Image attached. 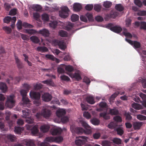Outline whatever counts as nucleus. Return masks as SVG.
I'll return each mask as SVG.
<instances>
[{
	"mask_svg": "<svg viewBox=\"0 0 146 146\" xmlns=\"http://www.w3.org/2000/svg\"><path fill=\"white\" fill-rule=\"evenodd\" d=\"M23 117L26 118V121L29 124L26 125V127L27 130H31L32 133L33 135L37 134L38 132V126L37 125H36L33 127L31 124L33 123L34 119L31 117H29L30 113L29 112L27 111L26 110H23Z\"/></svg>",
	"mask_w": 146,
	"mask_h": 146,
	"instance_id": "1",
	"label": "nucleus"
},
{
	"mask_svg": "<svg viewBox=\"0 0 146 146\" xmlns=\"http://www.w3.org/2000/svg\"><path fill=\"white\" fill-rule=\"evenodd\" d=\"M80 123L82 126L85 129L86 131H85L82 127H77L74 125H72L70 127V130L72 133L79 134H81L84 131L87 134H89L91 133L92 132L91 128L90 125L83 120L80 121Z\"/></svg>",
	"mask_w": 146,
	"mask_h": 146,
	"instance_id": "2",
	"label": "nucleus"
},
{
	"mask_svg": "<svg viewBox=\"0 0 146 146\" xmlns=\"http://www.w3.org/2000/svg\"><path fill=\"white\" fill-rule=\"evenodd\" d=\"M30 96L32 99L35 100L34 102L35 104L37 106H39L41 104L40 100V94L39 93L31 91L30 92Z\"/></svg>",
	"mask_w": 146,
	"mask_h": 146,
	"instance_id": "3",
	"label": "nucleus"
},
{
	"mask_svg": "<svg viewBox=\"0 0 146 146\" xmlns=\"http://www.w3.org/2000/svg\"><path fill=\"white\" fill-rule=\"evenodd\" d=\"M63 140V138L61 136H58V137H54L50 136L46 137L45 141H46L50 143L55 142L57 143H59L62 142Z\"/></svg>",
	"mask_w": 146,
	"mask_h": 146,
	"instance_id": "4",
	"label": "nucleus"
},
{
	"mask_svg": "<svg viewBox=\"0 0 146 146\" xmlns=\"http://www.w3.org/2000/svg\"><path fill=\"white\" fill-rule=\"evenodd\" d=\"M14 97L15 96L13 95H10L8 97L5 103V106L10 108L13 107L15 105V101L14 100Z\"/></svg>",
	"mask_w": 146,
	"mask_h": 146,
	"instance_id": "5",
	"label": "nucleus"
},
{
	"mask_svg": "<svg viewBox=\"0 0 146 146\" xmlns=\"http://www.w3.org/2000/svg\"><path fill=\"white\" fill-rule=\"evenodd\" d=\"M69 10L67 7H63L61 11L59 12V15L62 18H65L68 16V12Z\"/></svg>",
	"mask_w": 146,
	"mask_h": 146,
	"instance_id": "6",
	"label": "nucleus"
},
{
	"mask_svg": "<svg viewBox=\"0 0 146 146\" xmlns=\"http://www.w3.org/2000/svg\"><path fill=\"white\" fill-rule=\"evenodd\" d=\"M21 95L22 96V101L24 105H26L29 104L30 101L29 98L27 97V92L25 90H22L20 91Z\"/></svg>",
	"mask_w": 146,
	"mask_h": 146,
	"instance_id": "7",
	"label": "nucleus"
},
{
	"mask_svg": "<svg viewBox=\"0 0 146 146\" xmlns=\"http://www.w3.org/2000/svg\"><path fill=\"white\" fill-rule=\"evenodd\" d=\"M79 138L81 139H78L75 141L76 144L78 145H84L87 139V137L84 136H79Z\"/></svg>",
	"mask_w": 146,
	"mask_h": 146,
	"instance_id": "8",
	"label": "nucleus"
},
{
	"mask_svg": "<svg viewBox=\"0 0 146 146\" xmlns=\"http://www.w3.org/2000/svg\"><path fill=\"white\" fill-rule=\"evenodd\" d=\"M118 15L119 13L117 12H111L110 14L106 15L105 19L106 21H108L111 18H115Z\"/></svg>",
	"mask_w": 146,
	"mask_h": 146,
	"instance_id": "9",
	"label": "nucleus"
},
{
	"mask_svg": "<svg viewBox=\"0 0 146 146\" xmlns=\"http://www.w3.org/2000/svg\"><path fill=\"white\" fill-rule=\"evenodd\" d=\"M42 111L43 117L48 118L50 116L51 114V112L50 110L45 108L42 109Z\"/></svg>",
	"mask_w": 146,
	"mask_h": 146,
	"instance_id": "10",
	"label": "nucleus"
},
{
	"mask_svg": "<svg viewBox=\"0 0 146 146\" xmlns=\"http://www.w3.org/2000/svg\"><path fill=\"white\" fill-rule=\"evenodd\" d=\"M52 96L48 93H44L42 97V100L46 102L50 101L52 98Z\"/></svg>",
	"mask_w": 146,
	"mask_h": 146,
	"instance_id": "11",
	"label": "nucleus"
},
{
	"mask_svg": "<svg viewBox=\"0 0 146 146\" xmlns=\"http://www.w3.org/2000/svg\"><path fill=\"white\" fill-rule=\"evenodd\" d=\"M15 58L16 63L17 64L18 68L19 69H22L23 68V64L21 61L19 59L18 57L15 55Z\"/></svg>",
	"mask_w": 146,
	"mask_h": 146,
	"instance_id": "12",
	"label": "nucleus"
},
{
	"mask_svg": "<svg viewBox=\"0 0 146 146\" xmlns=\"http://www.w3.org/2000/svg\"><path fill=\"white\" fill-rule=\"evenodd\" d=\"M62 130L61 129L58 128H54L51 130L50 132L53 135H60L61 134Z\"/></svg>",
	"mask_w": 146,
	"mask_h": 146,
	"instance_id": "13",
	"label": "nucleus"
},
{
	"mask_svg": "<svg viewBox=\"0 0 146 146\" xmlns=\"http://www.w3.org/2000/svg\"><path fill=\"white\" fill-rule=\"evenodd\" d=\"M71 76L72 78H75L77 81H79L82 79L80 72L79 71H78L76 72L74 74H72Z\"/></svg>",
	"mask_w": 146,
	"mask_h": 146,
	"instance_id": "14",
	"label": "nucleus"
},
{
	"mask_svg": "<svg viewBox=\"0 0 146 146\" xmlns=\"http://www.w3.org/2000/svg\"><path fill=\"white\" fill-rule=\"evenodd\" d=\"M66 113L65 110L63 109H60L57 110L56 115L59 117H62Z\"/></svg>",
	"mask_w": 146,
	"mask_h": 146,
	"instance_id": "15",
	"label": "nucleus"
},
{
	"mask_svg": "<svg viewBox=\"0 0 146 146\" xmlns=\"http://www.w3.org/2000/svg\"><path fill=\"white\" fill-rule=\"evenodd\" d=\"M38 33L41 34L45 37L48 36L49 35L48 30L46 29H44L39 31L38 32Z\"/></svg>",
	"mask_w": 146,
	"mask_h": 146,
	"instance_id": "16",
	"label": "nucleus"
},
{
	"mask_svg": "<svg viewBox=\"0 0 146 146\" xmlns=\"http://www.w3.org/2000/svg\"><path fill=\"white\" fill-rule=\"evenodd\" d=\"M10 80L8 79L6 81L9 84V82L11 80H13V82H14V84H17V82H19L21 79V77L20 76L16 77L14 79L12 77H10Z\"/></svg>",
	"mask_w": 146,
	"mask_h": 146,
	"instance_id": "17",
	"label": "nucleus"
},
{
	"mask_svg": "<svg viewBox=\"0 0 146 146\" xmlns=\"http://www.w3.org/2000/svg\"><path fill=\"white\" fill-rule=\"evenodd\" d=\"M87 102L89 104H94L95 103L94 98L92 96H88L86 98Z\"/></svg>",
	"mask_w": 146,
	"mask_h": 146,
	"instance_id": "18",
	"label": "nucleus"
},
{
	"mask_svg": "<svg viewBox=\"0 0 146 146\" xmlns=\"http://www.w3.org/2000/svg\"><path fill=\"white\" fill-rule=\"evenodd\" d=\"M111 30L116 33H120L122 30L121 27L118 26H114L111 29Z\"/></svg>",
	"mask_w": 146,
	"mask_h": 146,
	"instance_id": "19",
	"label": "nucleus"
},
{
	"mask_svg": "<svg viewBox=\"0 0 146 146\" xmlns=\"http://www.w3.org/2000/svg\"><path fill=\"white\" fill-rule=\"evenodd\" d=\"M30 39L33 43L37 44L39 42L40 40L38 37L36 36H33L30 37Z\"/></svg>",
	"mask_w": 146,
	"mask_h": 146,
	"instance_id": "20",
	"label": "nucleus"
},
{
	"mask_svg": "<svg viewBox=\"0 0 146 146\" xmlns=\"http://www.w3.org/2000/svg\"><path fill=\"white\" fill-rule=\"evenodd\" d=\"M82 8L81 5L78 3H74L73 5V9L74 11H79Z\"/></svg>",
	"mask_w": 146,
	"mask_h": 146,
	"instance_id": "21",
	"label": "nucleus"
},
{
	"mask_svg": "<svg viewBox=\"0 0 146 146\" xmlns=\"http://www.w3.org/2000/svg\"><path fill=\"white\" fill-rule=\"evenodd\" d=\"M7 87L6 84L2 82H0V89L3 92H5L7 90Z\"/></svg>",
	"mask_w": 146,
	"mask_h": 146,
	"instance_id": "22",
	"label": "nucleus"
},
{
	"mask_svg": "<svg viewBox=\"0 0 146 146\" xmlns=\"http://www.w3.org/2000/svg\"><path fill=\"white\" fill-rule=\"evenodd\" d=\"M25 31L26 33L31 35H34L36 33H38V32L33 29H26Z\"/></svg>",
	"mask_w": 146,
	"mask_h": 146,
	"instance_id": "23",
	"label": "nucleus"
},
{
	"mask_svg": "<svg viewBox=\"0 0 146 146\" xmlns=\"http://www.w3.org/2000/svg\"><path fill=\"white\" fill-rule=\"evenodd\" d=\"M115 130L117 134L120 136L122 135L124 133L123 128L122 127L119 126L117 127L116 128Z\"/></svg>",
	"mask_w": 146,
	"mask_h": 146,
	"instance_id": "24",
	"label": "nucleus"
},
{
	"mask_svg": "<svg viewBox=\"0 0 146 146\" xmlns=\"http://www.w3.org/2000/svg\"><path fill=\"white\" fill-rule=\"evenodd\" d=\"M41 82L49 86H53L54 84V83L52 79L43 81Z\"/></svg>",
	"mask_w": 146,
	"mask_h": 146,
	"instance_id": "25",
	"label": "nucleus"
},
{
	"mask_svg": "<svg viewBox=\"0 0 146 146\" xmlns=\"http://www.w3.org/2000/svg\"><path fill=\"white\" fill-rule=\"evenodd\" d=\"M49 127L47 125H42L40 127V130L44 133L48 132L49 129Z\"/></svg>",
	"mask_w": 146,
	"mask_h": 146,
	"instance_id": "26",
	"label": "nucleus"
},
{
	"mask_svg": "<svg viewBox=\"0 0 146 146\" xmlns=\"http://www.w3.org/2000/svg\"><path fill=\"white\" fill-rule=\"evenodd\" d=\"M127 30L126 29H123V33L125 36L130 38H131L132 37V35L129 33L127 32Z\"/></svg>",
	"mask_w": 146,
	"mask_h": 146,
	"instance_id": "27",
	"label": "nucleus"
},
{
	"mask_svg": "<svg viewBox=\"0 0 146 146\" xmlns=\"http://www.w3.org/2000/svg\"><path fill=\"white\" fill-rule=\"evenodd\" d=\"M111 115H117L119 114L118 110L116 108L110 109L109 111Z\"/></svg>",
	"mask_w": 146,
	"mask_h": 146,
	"instance_id": "28",
	"label": "nucleus"
},
{
	"mask_svg": "<svg viewBox=\"0 0 146 146\" xmlns=\"http://www.w3.org/2000/svg\"><path fill=\"white\" fill-rule=\"evenodd\" d=\"M131 106L133 108L136 110H139L142 108V107L141 105L135 103L132 104Z\"/></svg>",
	"mask_w": 146,
	"mask_h": 146,
	"instance_id": "29",
	"label": "nucleus"
},
{
	"mask_svg": "<svg viewBox=\"0 0 146 146\" xmlns=\"http://www.w3.org/2000/svg\"><path fill=\"white\" fill-rule=\"evenodd\" d=\"M142 125V122H138L134 123L133 125L135 129H139Z\"/></svg>",
	"mask_w": 146,
	"mask_h": 146,
	"instance_id": "30",
	"label": "nucleus"
},
{
	"mask_svg": "<svg viewBox=\"0 0 146 146\" xmlns=\"http://www.w3.org/2000/svg\"><path fill=\"white\" fill-rule=\"evenodd\" d=\"M91 123L94 125H98L100 123V120L97 118H93L90 120Z\"/></svg>",
	"mask_w": 146,
	"mask_h": 146,
	"instance_id": "31",
	"label": "nucleus"
},
{
	"mask_svg": "<svg viewBox=\"0 0 146 146\" xmlns=\"http://www.w3.org/2000/svg\"><path fill=\"white\" fill-rule=\"evenodd\" d=\"M6 138L11 142L14 141L15 140V136L11 134H9L6 136Z\"/></svg>",
	"mask_w": 146,
	"mask_h": 146,
	"instance_id": "32",
	"label": "nucleus"
},
{
	"mask_svg": "<svg viewBox=\"0 0 146 146\" xmlns=\"http://www.w3.org/2000/svg\"><path fill=\"white\" fill-rule=\"evenodd\" d=\"M59 35L62 37H66L68 36L67 33L63 30H61L58 33Z\"/></svg>",
	"mask_w": 146,
	"mask_h": 146,
	"instance_id": "33",
	"label": "nucleus"
},
{
	"mask_svg": "<svg viewBox=\"0 0 146 146\" xmlns=\"http://www.w3.org/2000/svg\"><path fill=\"white\" fill-rule=\"evenodd\" d=\"M117 126V123L115 122H111L108 125V127L110 129H114Z\"/></svg>",
	"mask_w": 146,
	"mask_h": 146,
	"instance_id": "34",
	"label": "nucleus"
},
{
	"mask_svg": "<svg viewBox=\"0 0 146 146\" xmlns=\"http://www.w3.org/2000/svg\"><path fill=\"white\" fill-rule=\"evenodd\" d=\"M37 50L42 52H45L48 51V48L45 46H38L37 48Z\"/></svg>",
	"mask_w": 146,
	"mask_h": 146,
	"instance_id": "35",
	"label": "nucleus"
},
{
	"mask_svg": "<svg viewBox=\"0 0 146 146\" xmlns=\"http://www.w3.org/2000/svg\"><path fill=\"white\" fill-rule=\"evenodd\" d=\"M12 19L13 17H11L9 16H7L4 18L3 19V22L5 23L8 24L11 21V22L12 21Z\"/></svg>",
	"mask_w": 146,
	"mask_h": 146,
	"instance_id": "36",
	"label": "nucleus"
},
{
	"mask_svg": "<svg viewBox=\"0 0 146 146\" xmlns=\"http://www.w3.org/2000/svg\"><path fill=\"white\" fill-rule=\"evenodd\" d=\"M115 8L116 10L119 11H122L124 9L123 7L121 4H116Z\"/></svg>",
	"mask_w": 146,
	"mask_h": 146,
	"instance_id": "37",
	"label": "nucleus"
},
{
	"mask_svg": "<svg viewBox=\"0 0 146 146\" xmlns=\"http://www.w3.org/2000/svg\"><path fill=\"white\" fill-rule=\"evenodd\" d=\"M57 23V21L54 20L50 22L49 23V25L50 27L55 28L56 27Z\"/></svg>",
	"mask_w": 146,
	"mask_h": 146,
	"instance_id": "38",
	"label": "nucleus"
},
{
	"mask_svg": "<svg viewBox=\"0 0 146 146\" xmlns=\"http://www.w3.org/2000/svg\"><path fill=\"white\" fill-rule=\"evenodd\" d=\"M86 16L88 19L89 21L91 22L93 21L94 19L92 14V13H87L86 14Z\"/></svg>",
	"mask_w": 146,
	"mask_h": 146,
	"instance_id": "39",
	"label": "nucleus"
},
{
	"mask_svg": "<svg viewBox=\"0 0 146 146\" xmlns=\"http://www.w3.org/2000/svg\"><path fill=\"white\" fill-rule=\"evenodd\" d=\"M139 81L142 83V86L143 88H146V80L145 79L141 78L139 79Z\"/></svg>",
	"mask_w": 146,
	"mask_h": 146,
	"instance_id": "40",
	"label": "nucleus"
},
{
	"mask_svg": "<svg viewBox=\"0 0 146 146\" xmlns=\"http://www.w3.org/2000/svg\"><path fill=\"white\" fill-rule=\"evenodd\" d=\"M42 86L41 83H37L34 86V89L36 90H39L42 88Z\"/></svg>",
	"mask_w": 146,
	"mask_h": 146,
	"instance_id": "41",
	"label": "nucleus"
},
{
	"mask_svg": "<svg viewBox=\"0 0 146 146\" xmlns=\"http://www.w3.org/2000/svg\"><path fill=\"white\" fill-rule=\"evenodd\" d=\"M45 57L46 58L50 59L52 60H54L55 59L57 60L56 62H58V61H59L58 59L56 58L53 55H51L50 54H46L45 55Z\"/></svg>",
	"mask_w": 146,
	"mask_h": 146,
	"instance_id": "42",
	"label": "nucleus"
},
{
	"mask_svg": "<svg viewBox=\"0 0 146 146\" xmlns=\"http://www.w3.org/2000/svg\"><path fill=\"white\" fill-rule=\"evenodd\" d=\"M42 19L44 21H48L49 20V17L48 15L46 13H44L42 15Z\"/></svg>",
	"mask_w": 146,
	"mask_h": 146,
	"instance_id": "43",
	"label": "nucleus"
},
{
	"mask_svg": "<svg viewBox=\"0 0 146 146\" xmlns=\"http://www.w3.org/2000/svg\"><path fill=\"white\" fill-rule=\"evenodd\" d=\"M100 117H102L106 119H110V116L107 114L106 113L103 112L100 113Z\"/></svg>",
	"mask_w": 146,
	"mask_h": 146,
	"instance_id": "44",
	"label": "nucleus"
},
{
	"mask_svg": "<svg viewBox=\"0 0 146 146\" xmlns=\"http://www.w3.org/2000/svg\"><path fill=\"white\" fill-rule=\"evenodd\" d=\"M79 19V16L76 14H73L71 16V21L74 22Z\"/></svg>",
	"mask_w": 146,
	"mask_h": 146,
	"instance_id": "45",
	"label": "nucleus"
},
{
	"mask_svg": "<svg viewBox=\"0 0 146 146\" xmlns=\"http://www.w3.org/2000/svg\"><path fill=\"white\" fill-rule=\"evenodd\" d=\"M32 8L35 11H39L41 10L42 7L39 5H33L32 7Z\"/></svg>",
	"mask_w": 146,
	"mask_h": 146,
	"instance_id": "46",
	"label": "nucleus"
},
{
	"mask_svg": "<svg viewBox=\"0 0 146 146\" xmlns=\"http://www.w3.org/2000/svg\"><path fill=\"white\" fill-rule=\"evenodd\" d=\"M3 30L5 31L6 33L8 34H10L12 31L11 29L8 26L4 27H3Z\"/></svg>",
	"mask_w": 146,
	"mask_h": 146,
	"instance_id": "47",
	"label": "nucleus"
},
{
	"mask_svg": "<svg viewBox=\"0 0 146 146\" xmlns=\"http://www.w3.org/2000/svg\"><path fill=\"white\" fill-rule=\"evenodd\" d=\"M112 5V3L111 2L106 1H105L104 3L103 6H104L107 8H109Z\"/></svg>",
	"mask_w": 146,
	"mask_h": 146,
	"instance_id": "48",
	"label": "nucleus"
},
{
	"mask_svg": "<svg viewBox=\"0 0 146 146\" xmlns=\"http://www.w3.org/2000/svg\"><path fill=\"white\" fill-rule=\"evenodd\" d=\"M132 46H133L135 48H138L141 47V44L139 42L137 41H134Z\"/></svg>",
	"mask_w": 146,
	"mask_h": 146,
	"instance_id": "49",
	"label": "nucleus"
},
{
	"mask_svg": "<svg viewBox=\"0 0 146 146\" xmlns=\"http://www.w3.org/2000/svg\"><path fill=\"white\" fill-rule=\"evenodd\" d=\"M137 118L141 121H144L146 120V116L141 114H139L137 116Z\"/></svg>",
	"mask_w": 146,
	"mask_h": 146,
	"instance_id": "50",
	"label": "nucleus"
},
{
	"mask_svg": "<svg viewBox=\"0 0 146 146\" xmlns=\"http://www.w3.org/2000/svg\"><path fill=\"white\" fill-rule=\"evenodd\" d=\"M113 142L115 144L119 145L121 144V141L120 139L118 138H114L113 139Z\"/></svg>",
	"mask_w": 146,
	"mask_h": 146,
	"instance_id": "51",
	"label": "nucleus"
},
{
	"mask_svg": "<svg viewBox=\"0 0 146 146\" xmlns=\"http://www.w3.org/2000/svg\"><path fill=\"white\" fill-rule=\"evenodd\" d=\"M111 144V143L108 141L105 140L102 142V144L103 146H110Z\"/></svg>",
	"mask_w": 146,
	"mask_h": 146,
	"instance_id": "52",
	"label": "nucleus"
},
{
	"mask_svg": "<svg viewBox=\"0 0 146 146\" xmlns=\"http://www.w3.org/2000/svg\"><path fill=\"white\" fill-rule=\"evenodd\" d=\"M58 45L61 49L64 50L65 49L66 47L63 42L60 41L58 43Z\"/></svg>",
	"mask_w": 146,
	"mask_h": 146,
	"instance_id": "53",
	"label": "nucleus"
},
{
	"mask_svg": "<svg viewBox=\"0 0 146 146\" xmlns=\"http://www.w3.org/2000/svg\"><path fill=\"white\" fill-rule=\"evenodd\" d=\"M66 70L69 72H71L73 70V68L72 66L70 65L65 66Z\"/></svg>",
	"mask_w": 146,
	"mask_h": 146,
	"instance_id": "54",
	"label": "nucleus"
},
{
	"mask_svg": "<svg viewBox=\"0 0 146 146\" xmlns=\"http://www.w3.org/2000/svg\"><path fill=\"white\" fill-rule=\"evenodd\" d=\"M114 120L116 122H121L122 119L121 117L117 115L114 117Z\"/></svg>",
	"mask_w": 146,
	"mask_h": 146,
	"instance_id": "55",
	"label": "nucleus"
},
{
	"mask_svg": "<svg viewBox=\"0 0 146 146\" xmlns=\"http://www.w3.org/2000/svg\"><path fill=\"white\" fill-rule=\"evenodd\" d=\"M22 128L19 127H15L14 131L17 134H19L21 132Z\"/></svg>",
	"mask_w": 146,
	"mask_h": 146,
	"instance_id": "56",
	"label": "nucleus"
},
{
	"mask_svg": "<svg viewBox=\"0 0 146 146\" xmlns=\"http://www.w3.org/2000/svg\"><path fill=\"white\" fill-rule=\"evenodd\" d=\"M101 8V6L100 5L96 4L94 6V9L98 12L100 11Z\"/></svg>",
	"mask_w": 146,
	"mask_h": 146,
	"instance_id": "57",
	"label": "nucleus"
},
{
	"mask_svg": "<svg viewBox=\"0 0 146 146\" xmlns=\"http://www.w3.org/2000/svg\"><path fill=\"white\" fill-rule=\"evenodd\" d=\"M36 116L38 120H41L42 118L43 117L42 111H41V112L37 113L36 115Z\"/></svg>",
	"mask_w": 146,
	"mask_h": 146,
	"instance_id": "58",
	"label": "nucleus"
},
{
	"mask_svg": "<svg viewBox=\"0 0 146 146\" xmlns=\"http://www.w3.org/2000/svg\"><path fill=\"white\" fill-rule=\"evenodd\" d=\"M22 26L25 28H33L34 27L33 25L25 22L23 23Z\"/></svg>",
	"mask_w": 146,
	"mask_h": 146,
	"instance_id": "59",
	"label": "nucleus"
},
{
	"mask_svg": "<svg viewBox=\"0 0 146 146\" xmlns=\"http://www.w3.org/2000/svg\"><path fill=\"white\" fill-rule=\"evenodd\" d=\"M83 82L85 83L87 85H89L90 83V81L88 78L86 76L84 77L83 79Z\"/></svg>",
	"mask_w": 146,
	"mask_h": 146,
	"instance_id": "60",
	"label": "nucleus"
},
{
	"mask_svg": "<svg viewBox=\"0 0 146 146\" xmlns=\"http://www.w3.org/2000/svg\"><path fill=\"white\" fill-rule=\"evenodd\" d=\"M135 4L139 7H141L142 5V4L140 0H134Z\"/></svg>",
	"mask_w": 146,
	"mask_h": 146,
	"instance_id": "61",
	"label": "nucleus"
},
{
	"mask_svg": "<svg viewBox=\"0 0 146 146\" xmlns=\"http://www.w3.org/2000/svg\"><path fill=\"white\" fill-rule=\"evenodd\" d=\"M23 86L26 89V90H25L27 92V93L29 92V90L30 89L31 86L27 84H24Z\"/></svg>",
	"mask_w": 146,
	"mask_h": 146,
	"instance_id": "62",
	"label": "nucleus"
},
{
	"mask_svg": "<svg viewBox=\"0 0 146 146\" xmlns=\"http://www.w3.org/2000/svg\"><path fill=\"white\" fill-rule=\"evenodd\" d=\"M125 115L126 116V119L128 120H130L132 119V117L131 115V113L129 112H126L125 114Z\"/></svg>",
	"mask_w": 146,
	"mask_h": 146,
	"instance_id": "63",
	"label": "nucleus"
},
{
	"mask_svg": "<svg viewBox=\"0 0 146 146\" xmlns=\"http://www.w3.org/2000/svg\"><path fill=\"white\" fill-rule=\"evenodd\" d=\"M140 26V29L146 30V22H141Z\"/></svg>",
	"mask_w": 146,
	"mask_h": 146,
	"instance_id": "64",
	"label": "nucleus"
}]
</instances>
